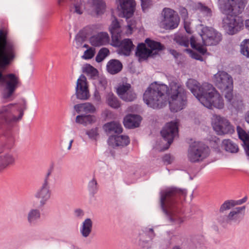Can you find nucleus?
<instances>
[{"label":"nucleus","instance_id":"nucleus-1","mask_svg":"<svg viewBox=\"0 0 249 249\" xmlns=\"http://www.w3.org/2000/svg\"><path fill=\"white\" fill-rule=\"evenodd\" d=\"M186 195V190L177 187L167 188L160 192V208L170 221L175 224H180L184 220L178 198L185 199Z\"/></svg>","mask_w":249,"mask_h":249},{"label":"nucleus","instance_id":"nucleus-2","mask_svg":"<svg viewBox=\"0 0 249 249\" xmlns=\"http://www.w3.org/2000/svg\"><path fill=\"white\" fill-rule=\"evenodd\" d=\"M186 86L204 107L210 109L223 108V98L212 84L204 83L200 86L196 80L189 79L186 82Z\"/></svg>","mask_w":249,"mask_h":249},{"label":"nucleus","instance_id":"nucleus-3","mask_svg":"<svg viewBox=\"0 0 249 249\" xmlns=\"http://www.w3.org/2000/svg\"><path fill=\"white\" fill-rule=\"evenodd\" d=\"M169 88L163 84L157 82L151 83L143 95L144 102L148 107L153 109H160L167 103V93Z\"/></svg>","mask_w":249,"mask_h":249},{"label":"nucleus","instance_id":"nucleus-4","mask_svg":"<svg viewBox=\"0 0 249 249\" xmlns=\"http://www.w3.org/2000/svg\"><path fill=\"white\" fill-rule=\"evenodd\" d=\"M200 35L202 40L203 44L197 42L196 38L193 36L190 38V42L191 47L202 54H204L206 52V49L203 45H216L222 39L221 34L211 27H203Z\"/></svg>","mask_w":249,"mask_h":249},{"label":"nucleus","instance_id":"nucleus-5","mask_svg":"<svg viewBox=\"0 0 249 249\" xmlns=\"http://www.w3.org/2000/svg\"><path fill=\"white\" fill-rule=\"evenodd\" d=\"M17 47L15 42L8 38L7 32L0 30V68L9 66L16 56Z\"/></svg>","mask_w":249,"mask_h":249},{"label":"nucleus","instance_id":"nucleus-6","mask_svg":"<svg viewBox=\"0 0 249 249\" xmlns=\"http://www.w3.org/2000/svg\"><path fill=\"white\" fill-rule=\"evenodd\" d=\"M169 104L172 112H177L183 109L187 105L186 91L180 83L172 81L170 84Z\"/></svg>","mask_w":249,"mask_h":249},{"label":"nucleus","instance_id":"nucleus-7","mask_svg":"<svg viewBox=\"0 0 249 249\" xmlns=\"http://www.w3.org/2000/svg\"><path fill=\"white\" fill-rule=\"evenodd\" d=\"M218 8L224 15L238 16L245 7L244 0H218Z\"/></svg>","mask_w":249,"mask_h":249},{"label":"nucleus","instance_id":"nucleus-8","mask_svg":"<svg viewBox=\"0 0 249 249\" xmlns=\"http://www.w3.org/2000/svg\"><path fill=\"white\" fill-rule=\"evenodd\" d=\"M209 155V147L202 142H195L190 145L188 158L191 162L202 161Z\"/></svg>","mask_w":249,"mask_h":249},{"label":"nucleus","instance_id":"nucleus-9","mask_svg":"<svg viewBox=\"0 0 249 249\" xmlns=\"http://www.w3.org/2000/svg\"><path fill=\"white\" fill-rule=\"evenodd\" d=\"M161 25L165 30H173L178 26L180 18L178 14L169 8H164L161 13Z\"/></svg>","mask_w":249,"mask_h":249},{"label":"nucleus","instance_id":"nucleus-10","mask_svg":"<svg viewBox=\"0 0 249 249\" xmlns=\"http://www.w3.org/2000/svg\"><path fill=\"white\" fill-rule=\"evenodd\" d=\"M7 67L4 69L0 68V70H4ZM0 83L2 85L5 86V89L8 92L4 95V97L8 98L12 95L18 86L19 84V79L14 73L3 74L2 71H0Z\"/></svg>","mask_w":249,"mask_h":249},{"label":"nucleus","instance_id":"nucleus-11","mask_svg":"<svg viewBox=\"0 0 249 249\" xmlns=\"http://www.w3.org/2000/svg\"><path fill=\"white\" fill-rule=\"evenodd\" d=\"M243 26V20L237 16L226 15L222 19V27L229 35H232L237 33Z\"/></svg>","mask_w":249,"mask_h":249},{"label":"nucleus","instance_id":"nucleus-12","mask_svg":"<svg viewBox=\"0 0 249 249\" xmlns=\"http://www.w3.org/2000/svg\"><path fill=\"white\" fill-rule=\"evenodd\" d=\"M214 81L216 86L221 90L233 89L232 77L226 72L219 71L214 75Z\"/></svg>","mask_w":249,"mask_h":249},{"label":"nucleus","instance_id":"nucleus-13","mask_svg":"<svg viewBox=\"0 0 249 249\" xmlns=\"http://www.w3.org/2000/svg\"><path fill=\"white\" fill-rule=\"evenodd\" d=\"M178 133V123L171 121L167 123L160 131V134L166 141H167L166 147L165 149H167L172 143L174 138Z\"/></svg>","mask_w":249,"mask_h":249},{"label":"nucleus","instance_id":"nucleus-14","mask_svg":"<svg viewBox=\"0 0 249 249\" xmlns=\"http://www.w3.org/2000/svg\"><path fill=\"white\" fill-rule=\"evenodd\" d=\"M75 95L77 99L82 100H86L89 97L87 78L83 74H81L77 81Z\"/></svg>","mask_w":249,"mask_h":249},{"label":"nucleus","instance_id":"nucleus-15","mask_svg":"<svg viewBox=\"0 0 249 249\" xmlns=\"http://www.w3.org/2000/svg\"><path fill=\"white\" fill-rule=\"evenodd\" d=\"M213 128L219 135L232 134L234 129L233 126L226 119L220 118L217 122L213 124Z\"/></svg>","mask_w":249,"mask_h":249},{"label":"nucleus","instance_id":"nucleus-16","mask_svg":"<svg viewBox=\"0 0 249 249\" xmlns=\"http://www.w3.org/2000/svg\"><path fill=\"white\" fill-rule=\"evenodd\" d=\"M13 106V104H10L7 106L2 107L0 109V117L7 124L18 121L20 120L23 115V110L20 111L19 115L18 117L13 115L11 110Z\"/></svg>","mask_w":249,"mask_h":249},{"label":"nucleus","instance_id":"nucleus-17","mask_svg":"<svg viewBox=\"0 0 249 249\" xmlns=\"http://www.w3.org/2000/svg\"><path fill=\"white\" fill-rule=\"evenodd\" d=\"M120 37L118 38V43L117 45L114 40L111 41V45L114 47H119L118 53L124 56H129L133 49L134 45L130 39L125 38L120 41Z\"/></svg>","mask_w":249,"mask_h":249},{"label":"nucleus","instance_id":"nucleus-18","mask_svg":"<svg viewBox=\"0 0 249 249\" xmlns=\"http://www.w3.org/2000/svg\"><path fill=\"white\" fill-rule=\"evenodd\" d=\"M122 12V17L126 19L131 18L134 14L135 7L134 0H118Z\"/></svg>","mask_w":249,"mask_h":249},{"label":"nucleus","instance_id":"nucleus-19","mask_svg":"<svg viewBox=\"0 0 249 249\" xmlns=\"http://www.w3.org/2000/svg\"><path fill=\"white\" fill-rule=\"evenodd\" d=\"M51 196V191L50 186L41 185L36 190L34 196L39 200V206H44L47 202L50 199Z\"/></svg>","mask_w":249,"mask_h":249},{"label":"nucleus","instance_id":"nucleus-20","mask_svg":"<svg viewBox=\"0 0 249 249\" xmlns=\"http://www.w3.org/2000/svg\"><path fill=\"white\" fill-rule=\"evenodd\" d=\"M107 142L109 145L114 148L117 146H127L130 143V140L127 136L112 135L109 137Z\"/></svg>","mask_w":249,"mask_h":249},{"label":"nucleus","instance_id":"nucleus-21","mask_svg":"<svg viewBox=\"0 0 249 249\" xmlns=\"http://www.w3.org/2000/svg\"><path fill=\"white\" fill-rule=\"evenodd\" d=\"M89 41L92 46H100L107 44L109 37L107 33L101 32L90 37Z\"/></svg>","mask_w":249,"mask_h":249},{"label":"nucleus","instance_id":"nucleus-22","mask_svg":"<svg viewBox=\"0 0 249 249\" xmlns=\"http://www.w3.org/2000/svg\"><path fill=\"white\" fill-rule=\"evenodd\" d=\"M141 117L138 115L128 114L124 119V124L126 128H133L139 126Z\"/></svg>","mask_w":249,"mask_h":249},{"label":"nucleus","instance_id":"nucleus-23","mask_svg":"<svg viewBox=\"0 0 249 249\" xmlns=\"http://www.w3.org/2000/svg\"><path fill=\"white\" fill-rule=\"evenodd\" d=\"M109 29L111 35V41L114 40L116 43L115 45H117V43H118V38L121 37V29L120 23L115 17L112 20Z\"/></svg>","mask_w":249,"mask_h":249},{"label":"nucleus","instance_id":"nucleus-24","mask_svg":"<svg viewBox=\"0 0 249 249\" xmlns=\"http://www.w3.org/2000/svg\"><path fill=\"white\" fill-rule=\"evenodd\" d=\"M237 132L239 138L243 142V147L249 160V136L246 132L240 126H237Z\"/></svg>","mask_w":249,"mask_h":249},{"label":"nucleus","instance_id":"nucleus-25","mask_svg":"<svg viewBox=\"0 0 249 249\" xmlns=\"http://www.w3.org/2000/svg\"><path fill=\"white\" fill-rule=\"evenodd\" d=\"M40 217V210L36 208H32L27 213V221L30 226H34L36 225Z\"/></svg>","mask_w":249,"mask_h":249},{"label":"nucleus","instance_id":"nucleus-26","mask_svg":"<svg viewBox=\"0 0 249 249\" xmlns=\"http://www.w3.org/2000/svg\"><path fill=\"white\" fill-rule=\"evenodd\" d=\"M122 69V63L117 59H111L107 64V70L111 74L119 73Z\"/></svg>","mask_w":249,"mask_h":249},{"label":"nucleus","instance_id":"nucleus-27","mask_svg":"<svg viewBox=\"0 0 249 249\" xmlns=\"http://www.w3.org/2000/svg\"><path fill=\"white\" fill-rule=\"evenodd\" d=\"M136 55L140 58L146 59L149 56H153L152 51L148 49L144 43L139 44L136 51Z\"/></svg>","mask_w":249,"mask_h":249},{"label":"nucleus","instance_id":"nucleus-28","mask_svg":"<svg viewBox=\"0 0 249 249\" xmlns=\"http://www.w3.org/2000/svg\"><path fill=\"white\" fill-rule=\"evenodd\" d=\"M93 223L90 218H86L82 223L80 228V232L84 238L89 236L92 231Z\"/></svg>","mask_w":249,"mask_h":249},{"label":"nucleus","instance_id":"nucleus-29","mask_svg":"<svg viewBox=\"0 0 249 249\" xmlns=\"http://www.w3.org/2000/svg\"><path fill=\"white\" fill-rule=\"evenodd\" d=\"M104 128L106 131L108 133L120 134L123 131L121 124L115 122H111L105 124Z\"/></svg>","mask_w":249,"mask_h":249},{"label":"nucleus","instance_id":"nucleus-30","mask_svg":"<svg viewBox=\"0 0 249 249\" xmlns=\"http://www.w3.org/2000/svg\"><path fill=\"white\" fill-rule=\"evenodd\" d=\"M75 111L79 113L85 112V113H93L95 111V107L90 103H85L77 104L74 107Z\"/></svg>","mask_w":249,"mask_h":249},{"label":"nucleus","instance_id":"nucleus-31","mask_svg":"<svg viewBox=\"0 0 249 249\" xmlns=\"http://www.w3.org/2000/svg\"><path fill=\"white\" fill-rule=\"evenodd\" d=\"M106 100L107 105L111 108L117 109L121 107L120 101L112 92H110L106 95Z\"/></svg>","mask_w":249,"mask_h":249},{"label":"nucleus","instance_id":"nucleus-32","mask_svg":"<svg viewBox=\"0 0 249 249\" xmlns=\"http://www.w3.org/2000/svg\"><path fill=\"white\" fill-rule=\"evenodd\" d=\"M145 42L150 48V50L152 51V54H153V55L158 54L157 51H161L164 49V46L160 42L151 40L149 38L145 39Z\"/></svg>","mask_w":249,"mask_h":249},{"label":"nucleus","instance_id":"nucleus-33","mask_svg":"<svg viewBox=\"0 0 249 249\" xmlns=\"http://www.w3.org/2000/svg\"><path fill=\"white\" fill-rule=\"evenodd\" d=\"M222 146L225 150L231 153H235L238 151L237 144L230 139H225L222 141Z\"/></svg>","mask_w":249,"mask_h":249},{"label":"nucleus","instance_id":"nucleus-34","mask_svg":"<svg viewBox=\"0 0 249 249\" xmlns=\"http://www.w3.org/2000/svg\"><path fill=\"white\" fill-rule=\"evenodd\" d=\"M15 159L9 154L0 156V171L14 163Z\"/></svg>","mask_w":249,"mask_h":249},{"label":"nucleus","instance_id":"nucleus-35","mask_svg":"<svg viewBox=\"0 0 249 249\" xmlns=\"http://www.w3.org/2000/svg\"><path fill=\"white\" fill-rule=\"evenodd\" d=\"M245 209V206L234 208L228 215L229 216V219H230L231 222L237 221L239 218V214L241 213L242 211H244Z\"/></svg>","mask_w":249,"mask_h":249},{"label":"nucleus","instance_id":"nucleus-36","mask_svg":"<svg viewBox=\"0 0 249 249\" xmlns=\"http://www.w3.org/2000/svg\"><path fill=\"white\" fill-rule=\"evenodd\" d=\"M93 5L97 15H99L104 13L106 3L103 0H93Z\"/></svg>","mask_w":249,"mask_h":249},{"label":"nucleus","instance_id":"nucleus-37","mask_svg":"<svg viewBox=\"0 0 249 249\" xmlns=\"http://www.w3.org/2000/svg\"><path fill=\"white\" fill-rule=\"evenodd\" d=\"M83 72L91 79H94L98 75V71L90 64H86L83 69Z\"/></svg>","mask_w":249,"mask_h":249},{"label":"nucleus","instance_id":"nucleus-38","mask_svg":"<svg viewBox=\"0 0 249 249\" xmlns=\"http://www.w3.org/2000/svg\"><path fill=\"white\" fill-rule=\"evenodd\" d=\"M54 170V165L52 164L47 169L46 174L43 178V181L41 185L50 186L49 183L51 180V176Z\"/></svg>","mask_w":249,"mask_h":249},{"label":"nucleus","instance_id":"nucleus-39","mask_svg":"<svg viewBox=\"0 0 249 249\" xmlns=\"http://www.w3.org/2000/svg\"><path fill=\"white\" fill-rule=\"evenodd\" d=\"M109 54V51L106 48H101L98 52L95 60L97 62L100 63L103 61L105 58Z\"/></svg>","mask_w":249,"mask_h":249},{"label":"nucleus","instance_id":"nucleus-40","mask_svg":"<svg viewBox=\"0 0 249 249\" xmlns=\"http://www.w3.org/2000/svg\"><path fill=\"white\" fill-rule=\"evenodd\" d=\"M240 53L247 58H249V39H244L241 43Z\"/></svg>","mask_w":249,"mask_h":249},{"label":"nucleus","instance_id":"nucleus-41","mask_svg":"<svg viewBox=\"0 0 249 249\" xmlns=\"http://www.w3.org/2000/svg\"><path fill=\"white\" fill-rule=\"evenodd\" d=\"M176 42L180 46L187 47L189 44V40L186 35H179L175 37Z\"/></svg>","mask_w":249,"mask_h":249},{"label":"nucleus","instance_id":"nucleus-42","mask_svg":"<svg viewBox=\"0 0 249 249\" xmlns=\"http://www.w3.org/2000/svg\"><path fill=\"white\" fill-rule=\"evenodd\" d=\"M88 191L89 194L93 196L97 193L98 191L97 182L95 178H93L88 183Z\"/></svg>","mask_w":249,"mask_h":249},{"label":"nucleus","instance_id":"nucleus-43","mask_svg":"<svg viewBox=\"0 0 249 249\" xmlns=\"http://www.w3.org/2000/svg\"><path fill=\"white\" fill-rule=\"evenodd\" d=\"M197 8L204 16L211 17L212 14V10L208 6L199 2L197 5Z\"/></svg>","mask_w":249,"mask_h":249},{"label":"nucleus","instance_id":"nucleus-44","mask_svg":"<svg viewBox=\"0 0 249 249\" xmlns=\"http://www.w3.org/2000/svg\"><path fill=\"white\" fill-rule=\"evenodd\" d=\"M131 88V86L129 84L122 85L118 87L117 89V93L121 99L125 93L128 91Z\"/></svg>","mask_w":249,"mask_h":249},{"label":"nucleus","instance_id":"nucleus-45","mask_svg":"<svg viewBox=\"0 0 249 249\" xmlns=\"http://www.w3.org/2000/svg\"><path fill=\"white\" fill-rule=\"evenodd\" d=\"M136 97V94L129 89L125 93V95L123 96L121 99L125 102H132L134 101Z\"/></svg>","mask_w":249,"mask_h":249},{"label":"nucleus","instance_id":"nucleus-46","mask_svg":"<svg viewBox=\"0 0 249 249\" xmlns=\"http://www.w3.org/2000/svg\"><path fill=\"white\" fill-rule=\"evenodd\" d=\"M234 200H228L225 201L221 206L219 211L220 212H223L226 210H228L231 209V208L234 206Z\"/></svg>","mask_w":249,"mask_h":249},{"label":"nucleus","instance_id":"nucleus-47","mask_svg":"<svg viewBox=\"0 0 249 249\" xmlns=\"http://www.w3.org/2000/svg\"><path fill=\"white\" fill-rule=\"evenodd\" d=\"M231 104V107L237 111L242 110L244 107L243 102L240 100H236L234 99Z\"/></svg>","mask_w":249,"mask_h":249},{"label":"nucleus","instance_id":"nucleus-48","mask_svg":"<svg viewBox=\"0 0 249 249\" xmlns=\"http://www.w3.org/2000/svg\"><path fill=\"white\" fill-rule=\"evenodd\" d=\"M95 53V49L90 48L85 51L83 58L85 59H91L94 56Z\"/></svg>","mask_w":249,"mask_h":249},{"label":"nucleus","instance_id":"nucleus-49","mask_svg":"<svg viewBox=\"0 0 249 249\" xmlns=\"http://www.w3.org/2000/svg\"><path fill=\"white\" fill-rule=\"evenodd\" d=\"M86 134L90 139L95 140L98 135V128L97 127L92 128L86 131Z\"/></svg>","mask_w":249,"mask_h":249},{"label":"nucleus","instance_id":"nucleus-50","mask_svg":"<svg viewBox=\"0 0 249 249\" xmlns=\"http://www.w3.org/2000/svg\"><path fill=\"white\" fill-rule=\"evenodd\" d=\"M141 3L143 11L150 8L154 4L153 0H141Z\"/></svg>","mask_w":249,"mask_h":249},{"label":"nucleus","instance_id":"nucleus-51","mask_svg":"<svg viewBox=\"0 0 249 249\" xmlns=\"http://www.w3.org/2000/svg\"><path fill=\"white\" fill-rule=\"evenodd\" d=\"M217 221L223 227L226 226L227 224L231 222L230 219H229L228 215H226L219 216L217 218Z\"/></svg>","mask_w":249,"mask_h":249},{"label":"nucleus","instance_id":"nucleus-52","mask_svg":"<svg viewBox=\"0 0 249 249\" xmlns=\"http://www.w3.org/2000/svg\"><path fill=\"white\" fill-rule=\"evenodd\" d=\"M96 118L93 115H87L85 116L83 125L86 126L89 124H92L95 122Z\"/></svg>","mask_w":249,"mask_h":249},{"label":"nucleus","instance_id":"nucleus-53","mask_svg":"<svg viewBox=\"0 0 249 249\" xmlns=\"http://www.w3.org/2000/svg\"><path fill=\"white\" fill-rule=\"evenodd\" d=\"M70 11L78 15H81L83 13L81 7L78 3L74 4L73 6L71 7Z\"/></svg>","mask_w":249,"mask_h":249},{"label":"nucleus","instance_id":"nucleus-54","mask_svg":"<svg viewBox=\"0 0 249 249\" xmlns=\"http://www.w3.org/2000/svg\"><path fill=\"white\" fill-rule=\"evenodd\" d=\"M142 231L150 239H152L155 236V233L153 229L152 228H144Z\"/></svg>","mask_w":249,"mask_h":249},{"label":"nucleus","instance_id":"nucleus-55","mask_svg":"<svg viewBox=\"0 0 249 249\" xmlns=\"http://www.w3.org/2000/svg\"><path fill=\"white\" fill-rule=\"evenodd\" d=\"M223 91H225V97L227 100V101L230 103H231L234 99H233V94H232V89H227L226 90H222Z\"/></svg>","mask_w":249,"mask_h":249},{"label":"nucleus","instance_id":"nucleus-56","mask_svg":"<svg viewBox=\"0 0 249 249\" xmlns=\"http://www.w3.org/2000/svg\"><path fill=\"white\" fill-rule=\"evenodd\" d=\"M85 41L84 38L80 35H76L75 38V42L76 44V47L79 48Z\"/></svg>","mask_w":249,"mask_h":249},{"label":"nucleus","instance_id":"nucleus-57","mask_svg":"<svg viewBox=\"0 0 249 249\" xmlns=\"http://www.w3.org/2000/svg\"><path fill=\"white\" fill-rule=\"evenodd\" d=\"M99 85L102 89L105 90L107 85V79L105 77H100L99 79Z\"/></svg>","mask_w":249,"mask_h":249},{"label":"nucleus","instance_id":"nucleus-58","mask_svg":"<svg viewBox=\"0 0 249 249\" xmlns=\"http://www.w3.org/2000/svg\"><path fill=\"white\" fill-rule=\"evenodd\" d=\"M174 160V157L170 155V154H166L165 155L163 158V161L166 163V164H171Z\"/></svg>","mask_w":249,"mask_h":249},{"label":"nucleus","instance_id":"nucleus-59","mask_svg":"<svg viewBox=\"0 0 249 249\" xmlns=\"http://www.w3.org/2000/svg\"><path fill=\"white\" fill-rule=\"evenodd\" d=\"M73 214L75 217L78 219H82L84 215V212L81 209H76L74 211Z\"/></svg>","mask_w":249,"mask_h":249},{"label":"nucleus","instance_id":"nucleus-60","mask_svg":"<svg viewBox=\"0 0 249 249\" xmlns=\"http://www.w3.org/2000/svg\"><path fill=\"white\" fill-rule=\"evenodd\" d=\"M93 100L94 102H96L97 104H99L101 102V97L100 96V94L98 91L97 90H95L94 92L93 96Z\"/></svg>","mask_w":249,"mask_h":249},{"label":"nucleus","instance_id":"nucleus-61","mask_svg":"<svg viewBox=\"0 0 249 249\" xmlns=\"http://www.w3.org/2000/svg\"><path fill=\"white\" fill-rule=\"evenodd\" d=\"M139 245L143 249H149L150 248V244L147 240H142L141 239H140Z\"/></svg>","mask_w":249,"mask_h":249},{"label":"nucleus","instance_id":"nucleus-62","mask_svg":"<svg viewBox=\"0 0 249 249\" xmlns=\"http://www.w3.org/2000/svg\"><path fill=\"white\" fill-rule=\"evenodd\" d=\"M85 115H78L76 117L75 122L80 124H83L84 120L85 119Z\"/></svg>","mask_w":249,"mask_h":249},{"label":"nucleus","instance_id":"nucleus-63","mask_svg":"<svg viewBox=\"0 0 249 249\" xmlns=\"http://www.w3.org/2000/svg\"><path fill=\"white\" fill-rule=\"evenodd\" d=\"M247 197H244L242 199H239V200H236V201L234 200V206L235 205H238L242 204L243 203H245L247 201Z\"/></svg>","mask_w":249,"mask_h":249},{"label":"nucleus","instance_id":"nucleus-64","mask_svg":"<svg viewBox=\"0 0 249 249\" xmlns=\"http://www.w3.org/2000/svg\"><path fill=\"white\" fill-rule=\"evenodd\" d=\"M245 119L246 122L249 124V111H247L245 115Z\"/></svg>","mask_w":249,"mask_h":249}]
</instances>
